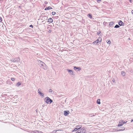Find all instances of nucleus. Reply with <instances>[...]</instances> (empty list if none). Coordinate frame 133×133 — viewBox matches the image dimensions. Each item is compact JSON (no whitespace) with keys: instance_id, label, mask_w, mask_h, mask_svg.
<instances>
[{"instance_id":"f257e3e1","label":"nucleus","mask_w":133,"mask_h":133,"mask_svg":"<svg viewBox=\"0 0 133 133\" xmlns=\"http://www.w3.org/2000/svg\"><path fill=\"white\" fill-rule=\"evenodd\" d=\"M44 100V102L47 104H50L53 102L52 100L48 97H45Z\"/></svg>"},{"instance_id":"f03ea898","label":"nucleus","mask_w":133,"mask_h":133,"mask_svg":"<svg viewBox=\"0 0 133 133\" xmlns=\"http://www.w3.org/2000/svg\"><path fill=\"white\" fill-rule=\"evenodd\" d=\"M127 122H125V121H124L123 120H121L119 121V124L117 126L119 127L122 126L125 123Z\"/></svg>"},{"instance_id":"7ed1b4c3","label":"nucleus","mask_w":133,"mask_h":133,"mask_svg":"<svg viewBox=\"0 0 133 133\" xmlns=\"http://www.w3.org/2000/svg\"><path fill=\"white\" fill-rule=\"evenodd\" d=\"M102 41V39L101 37H99L98 38V39L96 41H94L93 43V44H95V43L96 44L98 43L99 42H101Z\"/></svg>"},{"instance_id":"20e7f679","label":"nucleus","mask_w":133,"mask_h":133,"mask_svg":"<svg viewBox=\"0 0 133 133\" xmlns=\"http://www.w3.org/2000/svg\"><path fill=\"white\" fill-rule=\"evenodd\" d=\"M67 71L68 72L69 74L71 75H74V72L72 70L69 69H67Z\"/></svg>"},{"instance_id":"39448f33","label":"nucleus","mask_w":133,"mask_h":133,"mask_svg":"<svg viewBox=\"0 0 133 133\" xmlns=\"http://www.w3.org/2000/svg\"><path fill=\"white\" fill-rule=\"evenodd\" d=\"M41 67L44 70H47L48 69V67L44 63V64H43L41 66Z\"/></svg>"},{"instance_id":"423d86ee","label":"nucleus","mask_w":133,"mask_h":133,"mask_svg":"<svg viewBox=\"0 0 133 133\" xmlns=\"http://www.w3.org/2000/svg\"><path fill=\"white\" fill-rule=\"evenodd\" d=\"M78 131L80 133H85L86 131V130L84 128H82L80 130H78Z\"/></svg>"},{"instance_id":"0eeeda50","label":"nucleus","mask_w":133,"mask_h":133,"mask_svg":"<svg viewBox=\"0 0 133 133\" xmlns=\"http://www.w3.org/2000/svg\"><path fill=\"white\" fill-rule=\"evenodd\" d=\"M37 62L40 66L43 64H44V63L39 60H37Z\"/></svg>"},{"instance_id":"6e6552de","label":"nucleus","mask_w":133,"mask_h":133,"mask_svg":"<svg viewBox=\"0 0 133 133\" xmlns=\"http://www.w3.org/2000/svg\"><path fill=\"white\" fill-rule=\"evenodd\" d=\"M69 113V111H65L64 112V114L65 116H67Z\"/></svg>"},{"instance_id":"1a4fd4ad","label":"nucleus","mask_w":133,"mask_h":133,"mask_svg":"<svg viewBox=\"0 0 133 133\" xmlns=\"http://www.w3.org/2000/svg\"><path fill=\"white\" fill-rule=\"evenodd\" d=\"M6 83L7 84H8L10 85L12 84V83L10 81V79H9L6 81Z\"/></svg>"},{"instance_id":"9d476101","label":"nucleus","mask_w":133,"mask_h":133,"mask_svg":"<svg viewBox=\"0 0 133 133\" xmlns=\"http://www.w3.org/2000/svg\"><path fill=\"white\" fill-rule=\"evenodd\" d=\"M39 94L40 95L41 98H43L44 96V94L42 92H41Z\"/></svg>"},{"instance_id":"9b49d317","label":"nucleus","mask_w":133,"mask_h":133,"mask_svg":"<svg viewBox=\"0 0 133 133\" xmlns=\"http://www.w3.org/2000/svg\"><path fill=\"white\" fill-rule=\"evenodd\" d=\"M21 83L20 82H18L16 84V86L18 87L19 86L21 85Z\"/></svg>"},{"instance_id":"f8f14e48","label":"nucleus","mask_w":133,"mask_h":133,"mask_svg":"<svg viewBox=\"0 0 133 133\" xmlns=\"http://www.w3.org/2000/svg\"><path fill=\"white\" fill-rule=\"evenodd\" d=\"M119 25L120 26L123 25V22L121 21H119L118 22Z\"/></svg>"},{"instance_id":"ddd939ff","label":"nucleus","mask_w":133,"mask_h":133,"mask_svg":"<svg viewBox=\"0 0 133 133\" xmlns=\"http://www.w3.org/2000/svg\"><path fill=\"white\" fill-rule=\"evenodd\" d=\"M74 69L75 70H76V69H78V70H81V68L79 67H76V66L74 67Z\"/></svg>"},{"instance_id":"4468645a","label":"nucleus","mask_w":133,"mask_h":133,"mask_svg":"<svg viewBox=\"0 0 133 133\" xmlns=\"http://www.w3.org/2000/svg\"><path fill=\"white\" fill-rule=\"evenodd\" d=\"M82 126L81 125H78L76 126V128L78 130L81 129L82 128Z\"/></svg>"},{"instance_id":"2eb2a0df","label":"nucleus","mask_w":133,"mask_h":133,"mask_svg":"<svg viewBox=\"0 0 133 133\" xmlns=\"http://www.w3.org/2000/svg\"><path fill=\"white\" fill-rule=\"evenodd\" d=\"M49 92L52 94L54 93V91L51 89L49 90Z\"/></svg>"},{"instance_id":"dca6fc26","label":"nucleus","mask_w":133,"mask_h":133,"mask_svg":"<svg viewBox=\"0 0 133 133\" xmlns=\"http://www.w3.org/2000/svg\"><path fill=\"white\" fill-rule=\"evenodd\" d=\"M48 21L49 22L51 23L53 21V19L52 18H50L48 19Z\"/></svg>"},{"instance_id":"f3484780","label":"nucleus","mask_w":133,"mask_h":133,"mask_svg":"<svg viewBox=\"0 0 133 133\" xmlns=\"http://www.w3.org/2000/svg\"><path fill=\"white\" fill-rule=\"evenodd\" d=\"M52 9V8H51V7H50V6H49L48 7L46 8L45 9V10H49L50 9Z\"/></svg>"},{"instance_id":"a211bd4d","label":"nucleus","mask_w":133,"mask_h":133,"mask_svg":"<svg viewBox=\"0 0 133 133\" xmlns=\"http://www.w3.org/2000/svg\"><path fill=\"white\" fill-rule=\"evenodd\" d=\"M121 74L123 76H125V72L124 71H122L121 72Z\"/></svg>"},{"instance_id":"6ab92c4d","label":"nucleus","mask_w":133,"mask_h":133,"mask_svg":"<svg viewBox=\"0 0 133 133\" xmlns=\"http://www.w3.org/2000/svg\"><path fill=\"white\" fill-rule=\"evenodd\" d=\"M100 99H98L97 100V103L98 104H101V102H100Z\"/></svg>"},{"instance_id":"aec40b11","label":"nucleus","mask_w":133,"mask_h":133,"mask_svg":"<svg viewBox=\"0 0 133 133\" xmlns=\"http://www.w3.org/2000/svg\"><path fill=\"white\" fill-rule=\"evenodd\" d=\"M107 43L110 45L111 43V42L110 40H108L107 41Z\"/></svg>"},{"instance_id":"412c9836","label":"nucleus","mask_w":133,"mask_h":133,"mask_svg":"<svg viewBox=\"0 0 133 133\" xmlns=\"http://www.w3.org/2000/svg\"><path fill=\"white\" fill-rule=\"evenodd\" d=\"M88 16L90 18H92V15L90 14H89L88 15Z\"/></svg>"},{"instance_id":"4be33fe9","label":"nucleus","mask_w":133,"mask_h":133,"mask_svg":"<svg viewBox=\"0 0 133 133\" xmlns=\"http://www.w3.org/2000/svg\"><path fill=\"white\" fill-rule=\"evenodd\" d=\"M125 128H123L122 129H120L119 130H116V131H123V130H125Z\"/></svg>"},{"instance_id":"5701e85b","label":"nucleus","mask_w":133,"mask_h":133,"mask_svg":"<svg viewBox=\"0 0 133 133\" xmlns=\"http://www.w3.org/2000/svg\"><path fill=\"white\" fill-rule=\"evenodd\" d=\"M114 24V23L112 22H110V23H109V25L110 26H111L112 25H113Z\"/></svg>"},{"instance_id":"b1692460","label":"nucleus","mask_w":133,"mask_h":133,"mask_svg":"<svg viewBox=\"0 0 133 133\" xmlns=\"http://www.w3.org/2000/svg\"><path fill=\"white\" fill-rule=\"evenodd\" d=\"M15 79V78L14 77H12L11 78V79L12 81H14Z\"/></svg>"},{"instance_id":"393cba45","label":"nucleus","mask_w":133,"mask_h":133,"mask_svg":"<svg viewBox=\"0 0 133 133\" xmlns=\"http://www.w3.org/2000/svg\"><path fill=\"white\" fill-rule=\"evenodd\" d=\"M78 130V129L76 128H75L72 131V132H74Z\"/></svg>"},{"instance_id":"a878e982","label":"nucleus","mask_w":133,"mask_h":133,"mask_svg":"<svg viewBox=\"0 0 133 133\" xmlns=\"http://www.w3.org/2000/svg\"><path fill=\"white\" fill-rule=\"evenodd\" d=\"M119 26L118 25H116L115 26L114 28H119Z\"/></svg>"},{"instance_id":"bb28decb","label":"nucleus","mask_w":133,"mask_h":133,"mask_svg":"<svg viewBox=\"0 0 133 133\" xmlns=\"http://www.w3.org/2000/svg\"><path fill=\"white\" fill-rule=\"evenodd\" d=\"M112 82L114 83H115V79H114V78H113L112 79Z\"/></svg>"},{"instance_id":"cd10ccee","label":"nucleus","mask_w":133,"mask_h":133,"mask_svg":"<svg viewBox=\"0 0 133 133\" xmlns=\"http://www.w3.org/2000/svg\"><path fill=\"white\" fill-rule=\"evenodd\" d=\"M41 90V89H39L38 90V93L39 94L40 92H41L40 90Z\"/></svg>"},{"instance_id":"c85d7f7f","label":"nucleus","mask_w":133,"mask_h":133,"mask_svg":"<svg viewBox=\"0 0 133 133\" xmlns=\"http://www.w3.org/2000/svg\"><path fill=\"white\" fill-rule=\"evenodd\" d=\"M52 15H54L55 14L56 12H52Z\"/></svg>"},{"instance_id":"c756f323","label":"nucleus","mask_w":133,"mask_h":133,"mask_svg":"<svg viewBox=\"0 0 133 133\" xmlns=\"http://www.w3.org/2000/svg\"><path fill=\"white\" fill-rule=\"evenodd\" d=\"M101 0H97V2L98 3H100L101 2Z\"/></svg>"},{"instance_id":"7c9ffc66","label":"nucleus","mask_w":133,"mask_h":133,"mask_svg":"<svg viewBox=\"0 0 133 133\" xmlns=\"http://www.w3.org/2000/svg\"><path fill=\"white\" fill-rule=\"evenodd\" d=\"M2 21V18L1 17L0 18V22H1Z\"/></svg>"},{"instance_id":"2f4dec72","label":"nucleus","mask_w":133,"mask_h":133,"mask_svg":"<svg viewBox=\"0 0 133 133\" xmlns=\"http://www.w3.org/2000/svg\"><path fill=\"white\" fill-rule=\"evenodd\" d=\"M51 32V30H49V31H48V32L49 33Z\"/></svg>"},{"instance_id":"473e14b6","label":"nucleus","mask_w":133,"mask_h":133,"mask_svg":"<svg viewBox=\"0 0 133 133\" xmlns=\"http://www.w3.org/2000/svg\"><path fill=\"white\" fill-rule=\"evenodd\" d=\"M44 3H45V4H48V2H46V1H45V2H44Z\"/></svg>"},{"instance_id":"72a5a7b5","label":"nucleus","mask_w":133,"mask_h":133,"mask_svg":"<svg viewBox=\"0 0 133 133\" xmlns=\"http://www.w3.org/2000/svg\"><path fill=\"white\" fill-rule=\"evenodd\" d=\"M30 27H33V26L32 25H30Z\"/></svg>"},{"instance_id":"f704fd0d","label":"nucleus","mask_w":133,"mask_h":133,"mask_svg":"<svg viewBox=\"0 0 133 133\" xmlns=\"http://www.w3.org/2000/svg\"><path fill=\"white\" fill-rule=\"evenodd\" d=\"M17 61H19V60H20V59H19V58H18L17 59Z\"/></svg>"},{"instance_id":"c9c22d12","label":"nucleus","mask_w":133,"mask_h":133,"mask_svg":"<svg viewBox=\"0 0 133 133\" xmlns=\"http://www.w3.org/2000/svg\"><path fill=\"white\" fill-rule=\"evenodd\" d=\"M131 13L133 15V10H132L131 11Z\"/></svg>"},{"instance_id":"e433bc0d","label":"nucleus","mask_w":133,"mask_h":133,"mask_svg":"<svg viewBox=\"0 0 133 133\" xmlns=\"http://www.w3.org/2000/svg\"><path fill=\"white\" fill-rule=\"evenodd\" d=\"M100 33V32H98L97 33V34H98H98H99Z\"/></svg>"},{"instance_id":"4c0bfd02","label":"nucleus","mask_w":133,"mask_h":133,"mask_svg":"<svg viewBox=\"0 0 133 133\" xmlns=\"http://www.w3.org/2000/svg\"><path fill=\"white\" fill-rule=\"evenodd\" d=\"M76 133H80V132H79V131L78 130L77 132H76Z\"/></svg>"},{"instance_id":"58836bf2","label":"nucleus","mask_w":133,"mask_h":133,"mask_svg":"<svg viewBox=\"0 0 133 133\" xmlns=\"http://www.w3.org/2000/svg\"><path fill=\"white\" fill-rule=\"evenodd\" d=\"M129 1L130 2V3H131L132 2V0H129Z\"/></svg>"},{"instance_id":"ea45409f","label":"nucleus","mask_w":133,"mask_h":133,"mask_svg":"<svg viewBox=\"0 0 133 133\" xmlns=\"http://www.w3.org/2000/svg\"><path fill=\"white\" fill-rule=\"evenodd\" d=\"M133 122V119L131 121V122Z\"/></svg>"},{"instance_id":"a19ab883","label":"nucleus","mask_w":133,"mask_h":133,"mask_svg":"<svg viewBox=\"0 0 133 133\" xmlns=\"http://www.w3.org/2000/svg\"><path fill=\"white\" fill-rule=\"evenodd\" d=\"M95 116V115H92V116Z\"/></svg>"}]
</instances>
